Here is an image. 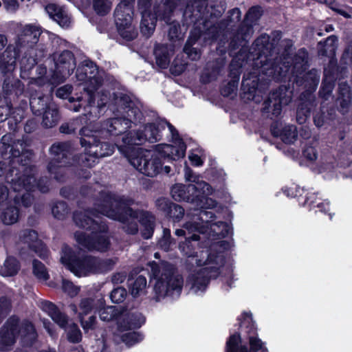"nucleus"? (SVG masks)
Segmentation results:
<instances>
[{"mask_svg":"<svg viewBox=\"0 0 352 352\" xmlns=\"http://www.w3.org/2000/svg\"><path fill=\"white\" fill-rule=\"evenodd\" d=\"M261 16V9L259 7H253L246 14L245 17V23L247 25L246 27H243L240 30V32L238 33L236 38L239 40V36L241 37L242 41L247 40L251 34L252 33V30L251 26L253 23H254Z\"/></svg>","mask_w":352,"mask_h":352,"instance_id":"nucleus-24","label":"nucleus"},{"mask_svg":"<svg viewBox=\"0 0 352 352\" xmlns=\"http://www.w3.org/2000/svg\"><path fill=\"white\" fill-rule=\"evenodd\" d=\"M89 213V211H76L74 214V221L78 227L91 230V236L83 232H76L75 239L79 245L89 250L106 251L110 246L109 239L104 233L106 226L99 225L88 216Z\"/></svg>","mask_w":352,"mask_h":352,"instance_id":"nucleus-4","label":"nucleus"},{"mask_svg":"<svg viewBox=\"0 0 352 352\" xmlns=\"http://www.w3.org/2000/svg\"><path fill=\"white\" fill-rule=\"evenodd\" d=\"M33 273L41 280H47L49 278L48 272L45 265L38 261H33Z\"/></svg>","mask_w":352,"mask_h":352,"instance_id":"nucleus-44","label":"nucleus"},{"mask_svg":"<svg viewBox=\"0 0 352 352\" xmlns=\"http://www.w3.org/2000/svg\"><path fill=\"white\" fill-rule=\"evenodd\" d=\"M118 148L140 173L154 177L161 171L162 164L156 153L133 147L124 148L122 146H118Z\"/></svg>","mask_w":352,"mask_h":352,"instance_id":"nucleus-6","label":"nucleus"},{"mask_svg":"<svg viewBox=\"0 0 352 352\" xmlns=\"http://www.w3.org/2000/svg\"><path fill=\"white\" fill-rule=\"evenodd\" d=\"M334 87V77L329 74V72L324 70V79L322 82V86L320 91V94L322 98L327 100L331 96Z\"/></svg>","mask_w":352,"mask_h":352,"instance_id":"nucleus-37","label":"nucleus"},{"mask_svg":"<svg viewBox=\"0 0 352 352\" xmlns=\"http://www.w3.org/2000/svg\"><path fill=\"white\" fill-rule=\"evenodd\" d=\"M1 218L3 223L7 225L13 224L18 220L19 211L15 207L6 206L2 212Z\"/></svg>","mask_w":352,"mask_h":352,"instance_id":"nucleus-40","label":"nucleus"},{"mask_svg":"<svg viewBox=\"0 0 352 352\" xmlns=\"http://www.w3.org/2000/svg\"><path fill=\"white\" fill-rule=\"evenodd\" d=\"M133 199L109 192H100L94 203V210L122 223L123 230L128 234H135L138 231V221L143 226L142 235L149 239L153 233L154 217L148 212L133 210L131 206Z\"/></svg>","mask_w":352,"mask_h":352,"instance_id":"nucleus-2","label":"nucleus"},{"mask_svg":"<svg viewBox=\"0 0 352 352\" xmlns=\"http://www.w3.org/2000/svg\"><path fill=\"white\" fill-rule=\"evenodd\" d=\"M76 68L73 54L68 50L63 51L56 58L55 70L52 74V83H61L69 77Z\"/></svg>","mask_w":352,"mask_h":352,"instance_id":"nucleus-16","label":"nucleus"},{"mask_svg":"<svg viewBox=\"0 0 352 352\" xmlns=\"http://www.w3.org/2000/svg\"><path fill=\"white\" fill-rule=\"evenodd\" d=\"M61 263L74 275L78 277L96 274L97 257L85 256L77 257L72 250L64 245L60 256Z\"/></svg>","mask_w":352,"mask_h":352,"instance_id":"nucleus-9","label":"nucleus"},{"mask_svg":"<svg viewBox=\"0 0 352 352\" xmlns=\"http://www.w3.org/2000/svg\"><path fill=\"white\" fill-rule=\"evenodd\" d=\"M292 90L286 87H280L272 92L264 103V109L272 112V115L278 116L280 114L282 108L287 105L292 98Z\"/></svg>","mask_w":352,"mask_h":352,"instance_id":"nucleus-17","label":"nucleus"},{"mask_svg":"<svg viewBox=\"0 0 352 352\" xmlns=\"http://www.w3.org/2000/svg\"><path fill=\"white\" fill-rule=\"evenodd\" d=\"M336 43L337 38L335 36L328 37L324 43H319V54L333 57L337 48Z\"/></svg>","mask_w":352,"mask_h":352,"instance_id":"nucleus-34","label":"nucleus"},{"mask_svg":"<svg viewBox=\"0 0 352 352\" xmlns=\"http://www.w3.org/2000/svg\"><path fill=\"white\" fill-rule=\"evenodd\" d=\"M208 195L203 194L201 190H198L196 194L195 201L193 204H195L197 208L195 210L197 211L199 208H210L216 206V202L212 199L206 197Z\"/></svg>","mask_w":352,"mask_h":352,"instance_id":"nucleus-39","label":"nucleus"},{"mask_svg":"<svg viewBox=\"0 0 352 352\" xmlns=\"http://www.w3.org/2000/svg\"><path fill=\"white\" fill-rule=\"evenodd\" d=\"M126 296V291L123 287H117L114 289L111 294L110 298L112 302L116 303H120L122 302Z\"/></svg>","mask_w":352,"mask_h":352,"instance_id":"nucleus-52","label":"nucleus"},{"mask_svg":"<svg viewBox=\"0 0 352 352\" xmlns=\"http://www.w3.org/2000/svg\"><path fill=\"white\" fill-rule=\"evenodd\" d=\"M156 18H151L149 19V24H146V22H148L147 18H143L142 19L141 23H140V30L142 33L146 36V37H149L152 35L153 33L155 25H156Z\"/></svg>","mask_w":352,"mask_h":352,"instance_id":"nucleus-46","label":"nucleus"},{"mask_svg":"<svg viewBox=\"0 0 352 352\" xmlns=\"http://www.w3.org/2000/svg\"><path fill=\"white\" fill-rule=\"evenodd\" d=\"M30 104L33 113L36 115H41L48 109L49 105H54L47 96H31Z\"/></svg>","mask_w":352,"mask_h":352,"instance_id":"nucleus-30","label":"nucleus"},{"mask_svg":"<svg viewBox=\"0 0 352 352\" xmlns=\"http://www.w3.org/2000/svg\"><path fill=\"white\" fill-rule=\"evenodd\" d=\"M173 205H174V204H172L166 198H160L156 201V206L157 208L164 212L167 215L169 214Z\"/></svg>","mask_w":352,"mask_h":352,"instance_id":"nucleus-53","label":"nucleus"},{"mask_svg":"<svg viewBox=\"0 0 352 352\" xmlns=\"http://www.w3.org/2000/svg\"><path fill=\"white\" fill-rule=\"evenodd\" d=\"M20 53L19 49L14 45H9L6 50L0 54V72L6 76L12 74L16 68V58Z\"/></svg>","mask_w":352,"mask_h":352,"instance_id":"nucleus-21","label":"nucleus"},{"mask_svg":"<svg viewBox=\"0 0 352 352\" xmlns=\"http://www.w3.org/2000/svg\"><path fill=\"white\" fill-rule=\"evenodd\" d=\"M129 287L131 294L133 297H138L145 293L146 279L143 276H138L135 279L129 280Z\"/></svg>","mask_w":352,"mask_h":352,"instance_id":"nucleus-33","label":"nucleus"},{"mask_svg":"<svg viewBox=\"0 0 352 352\" xmlns=\"http://www.w3.org/2000/svg\"><path fill=\"white\" fill-rule=\"evenodd\" d=\"M41 308L54 322L60 327L65 329L67 339L69 342L76 343L81 340L82 335L78 326L74 322L67 325L68 318L67 316L60 312L55 305L50 302L45 301L42 302Z\"/></svg>","mask_w":352,"mask_h":352,"instance_id":"nucleus-13","label":"nucleus"},{"mask_svg":"<svg viewBox=\"0 0 352 352\" xmlns=\"http://www.w3.org/2000/svg\"><path fill=\"white\" fill-rule=\"evenodd\" d=\"M3 82V91L6 94H14L19 95L23 91V85L19 80L14 78L12 74H7Z\"/></svg>","mask_w":352,"mask_h":352,"instance_id":"nucleus-28","label":"nucleus"},{"mask_svg":"<svg viewBox=\"0 0 352 352\" xmlns=\"http://www.w3.org/2000/svg\"><path fill=\"white\" fill-rule=\"evenodd\" d=\"M184 170L186 181L194 183L188 186V192L201 190L203 194L210 195L212 193V189L211 186L206 182L200 180L199 177L195 175L188 167L186 166Z\"/></svg>","mask_w":352,"mask_h":352,"instance_id":"nucleus-23","label":"nucleus"},{"mask_svg":"<svg viewBox=\"0 0 352 352\" xmlns=\"http://www.w3.org/2000/svg\"><path fill=\"white\" fill-rule=\"evenodd\" d=\"M134 0H121L115 10V21L120 35L127 41L134 39L138 32L133 24L132 3Z\"/></svg>","mask_w":352,"mask_h":352,"instance_id":"nucleus-11","label":"nucleus"},{"mask_svg":"<svg viewBox=\"0 0 352 352\" xmlns=\"http://www.w3.org/2000/svg\"><path fill=\"white\" fill-rule=\"evenodd\" d=\"M199 35H190L184 48V52L192 60H197L200 57V52L196 48L192 47V45L197 41Z\"/></svg>","mask_w":352,"mask_h":352,"instance_id":"nucleus-41","label":"nucleus"},{"mask_svg":"<svg viewBox=\"0 0 352 352\" xmlns=\"http://www.w3.org/2000/svg\"><path fill=\"white\" fill-rule=\"evenodd\" d=\"M241 338L239 335L234 334L230 336L227 342V352H241L242 349H245L246 351L248 352L247 347L239 346ZM250 345L252 352H267L266 347L261 340L257 338L250 337Z\"/></svg>","mask_w":352,"mask_h":352,"instance_id":"nucleus-22","label":"nucleus"},{"mask_svg":"<svg viewBox=\"0 0 352 352\" xmlns=\"http://www.w3.org/2000/svg\"><path fill=\"white\" fill-rule=\"evenodd\" d=\"M54 217L58 219H63L68 213L67 204L63 201L56 203L52 208Z\"/></svg>","mask_w":352,"mask_h":352,"instance_id":"nucleus-48","label":"nucleus"},{"mask_svg":"<svg viewBox=\"0 0 352 352\" xmlns=\"http://www.w3.org/2000/svg\"><path fill=\"white\" fill-rule=\"evenodd\" d=\"M10 307V300L6 297L0 298V315L6 312Z\"/></svg>","mask_w":352,"mask_h":352,"instance_id":"nucleus-64","label":"nucleus"},{"mask_svg":"<svg viewBox=\"0 0 352 352\" xmlns=\"http://www.w3.org/2000/svg\"><path fill=\"white\" fill-rule=\"evenodd\" d=\"M151 274L153 283V298L159 302L168 296H179L183 285L182 276L175 272L173 265L162 263L152 264Z\"/></svg>","mask_w":352,"mask_h":352,"instance_id":"nucleus-5","label":"nucleus"},{"mask_svg":"<svg viewBox=\"0 0 352 352\" xmlns=\"http://www.w3.org/2000/svg\"><path fill=\"white\" fill-rule=\"evenodd\" d=\"M100 318L106 322L116 320L119 331L140 327L145 322L144 316L139 312H129L122 307L108 306L100 310Z\"/></svg>","mask_w":352,"mask_h":352,"instance_id":"nucleus-8","label":"nucleus"},{"mask_svg":"<svg viewBox=\"0 0 352 352\" xmlns=\"http://www.w3.org/2000/svg\"><path fill=\"white\" fill-rule=\"evenodd\" d=\"M320 79V75L316 69H312L305 74V80L308 81L310 85L316 86Z\"/></svg>","mask_w":352,"mask_h":352,"instance_id":"nucleus-56","label":"nucleus"},{"mask_svg":"<svg viewBox=\"0 0 352 352\" xmlns=\"http://www.w3.org/2000/svg\"><path fill=\"white\" fill-rule=\"evenodd\" d=\"M312 107L313 104L311 101L302 102L299 105L296 113V120L299 124H302L306 122L307 118L310 116Z\"/></svg>","mask_w":352,"mask_h":352,"instance_id":"nucleus-42","label":"nucleus"},{"mask_svg":"<svg viewBox=\"0 0 352 352\" xmlns=\"http://www.w3.org/2000/svg\"><path fill=\"white\" fill-rule=\"evenodd\" d=\"M272 133L274 136L280 137L281 140L287 144L293 142L297 137L296 128L294 125H287L282 129H279L277 126H273Z\"/></svg>","mask_w":352,"mask_h":352,"instance_id":"nucleus-29","label":"nucleus"},{"mask_svg":"<svg viewBox=\"0 0 352 352\" xmlns=\"http://www.w3.org/2000/svg\"><path fill=\"white\" fill-rule=\"evenodd\" d=\"M184 214V209L177 204L172 206V208L168 215L174 219L175 221H180Z\"/></svg>","mask_w":352,"mask_h":352,"instance_id":"nucleus-54","label":"nucleus"},{"mask_svg":"<svg viewBox=\"0 0 352 352\" xmlns=\"http://www.w3.org/2000/svg\"><path fill=\"white\" fill-rule=\"evenodd\" d=\"M19 270L18 261L13 257H8L0 270V274L3 276H12L15 275Z\"/></svg>","mask_w":352,"mask_h":352,"instance_id":"nucleus-36","label":"nucleus"},{"mask_svg":"<svg viewBox=\"0 0 352 352\" xmlns=\"http://www.w3.org/2000/svg\"><path fill=\"white\" fill-rule=\"evenodd\" d=\"M80 133L82 135L81 145L86 147V153L82 156L84 166L91 167L97 159L111 155L113 153V146L107 142H100L96 139L99 132H93L88 126H85L81 129Z\"/></svg>","mask_w":352,"mask_h":352,"instance_id":"nucleus-7","label":"nucleus"},{"mask_svg":"<svg viewBox=\"0 0 352 352\" xmlns=\"http://www.w3.org/2000/svg\"><path fill=\"white\" fill-rule=\"evenodd\" d=\"M173 53V47L166 45H157L154 54L156 63L161 68H166L170 63V56Z\"/></svg>","mask_w":352,"mask_h":352,"instance_id":"nucleus-26","label":"nucleus"},{"mask_svg":"<svg viewBox=\"0 0 352 352\" xmlns=\"http://www.w3.org/2000/svg\"><path fill=\"white\" fill-rule=\"evenodd\" d=\"M20 333L27 342H32L36 339V334L32 323L25 322L19 330V320L16 317L10 318L4 325L0 332V339L2 350H6L8 346L15 342L16 335Z\"/></svg>","mask_w":352,"mask_h":352,"instance_id":"nucleus-10","label":"nucleus"},{"mask_svg":"<svg viewBox=\"0 0 352 352\" xmlns=\"http://www.w3.org/2000/svg\"><path fill=\"white\" fill-rule=\"evenodd\" d=\"M45 10L49 16L56 21L60 26L67 28L70 23V18L67 16L63 9L56 4H48L45 7Z\"/></svg>","mask_w":352,"mask_h":352,"instance_id":"nucleus-25","label":"nucleus"},{"mask_svg":"<svg viewBox=\"0 0 352 352\" xmlns=\"http://www.w3.org/2000/svg\"><path fill=\"white\" fill-rule=\"evenodd\" d=\"M303 155L306 159L311 162H314L317 159L318 153L316 149L313 146H307L303 152Z\"/></svg>","mask_w":352,"mask_h":352,"instance_id":"nucleus-58","label":"nucleus"},{"mask_svg":"<svg viewBox=\"0 0 352 352\" xmlns=\"http://www.w3.org/2000/svg\"><path fill=\"white\" fill-rule=\"evenodd\" d=\"M211 214L210 212H208L205 210H200L198 213L195 214L188 213L187 217L190 219V221H188L184 227L189 233L194 231L204 233L206 232V228L210 226V230L215 235L224 236V233L223 232H219L217 228H219L220 227L226 228L227 227L226 224L222 221H219L217 223H210L208 220V217L210 215L211 217Z\"/></svg>","mask_w":352,"mask_h":352,"instance_id":"nucleus-14","label":"nucleus"},{"mask_svg":"<svg viewBox=\"0 0 352 352\" xmlns=\"http://www.w3.org/2000/svg\"><path fill=\"white\" fill-rule=\"evenodd\" d=\"M36 63V59L32 56L28 58L26 56L23 57L20 60L21 77L24 79L28 78L29 72L34 67Z\"/></svg>","mask_w":352,"mask_h":352,"instance_id":"nucleus-43","label":"nucleus"},{"mask_svg":"<svg viewBox=\"0 0 352 352\" xmlns=\"http://www.w3.org/2000/svg\"><path fill=\"white\" fill-rule=\"evenodd\" d=\"M197 192H189L188 186L177 184L173 186L171 189V195L175 201H186L192 204L195 201V197Z\"/></svg>","mask_w":352,"mask_h":352,"instance_id":"nucleus-27","label":"nucleus"},{"mask_svg":"<svg viewBox=\"0 0 352 352\" xmlns=\"http://www.w3.org/2000/svg\"><path fill=\"white\" fill-rule=\"evenodd\" d=\"M41 114H43L42 125L45 128L54 127L59 120L58 112L55 104L49 105L48 109Z\"/></svg>","mask_w":352,"mask_h":352,"instance_id":"nucleus-31","label":"nucleus"},{"mask_svg":"<svg viewBox=\"0 0 352 352\" xmlns=\"http://www.w3.org/2000/svg\"><path fill=\"white\" fill-rule=\"evenodd\" d=\"M62 289L64 292L67 293L71 297L76 296L80 291V288L78 286L74 285L72 282L65 279L63 280Z\"/></svg>","mask_w":352,"mask_h":352,"instance_id":"nucleus-51","label":"nucleus"},{"mask_svg":"<svg viewBox=\"0 0 352 352\" xmlns=\"http://www.w3.org/2000/svg\"><path fill=\"white\" fill-rule=\"evenodd\" d=\"M81 326L85 331L93 329L95 327L96 318L91 316L87 320H84V317L79 318Z\"/></svg>","mask_w":352,"mask_h":352,"instance_id":"nucleus-55","label":"nucleus"},{"mask_svg":"<svg viewBox=\"0 0 352 352\" xmlns=\"http://www.w3.org/2000/svg\"><path fill=\"white\" fill-rule=\"evenodd\" d=\"M19 245H24L34 252L41 258H45L47 256V250L42 242L38 240V234L34 230H25L19 234Z\"/></svg>","mask_w":352,"mask_h":352,"instance_id":"nucleus-19","label":"nucleus"},{"mask_svg":"<svg viewBox=\"0 0 352 352\" xmlns=\"http://www.w3.org/2000/svg\"><path fill=\"white\" fill-rule=\"evenodd\" d=\"M175 242L171 238L170 231L168 229H164L163 232V236L159 241V245L162 249L165 251H168L172 244Z\"/></svg>","mask_w":352,"mask_h":352,"instance_id":"nucleus-50","label":"nucleus"},{"mask_svg":"<svg viewBox=\"0 0 352 352\" xmlns=\"http://www.w3.org/2000/svg\"><path fill=\"white\" fill-rule=\"evenodd\" d=\"M41 33V29L38 26L26 25L21 29L14 45L20 52L21 48L32 47L38 42Z\"/></svg>","mask_w":352,"mask_h":352,"instance_id":"nucleus-20","label":"nucleus"},{"mask_svg":"<svg viewBox=\"0 0 352 352\" xmlns=\"http://www.w3.org/2000/svg\"><path fill=\"white\" fill-rule=\"evenodd\" d=\"M179 25L178 23H173L170 24L168 36L170 41H174L175 39H179L180 33L179 32Z\"/></svg>","mask_w":352,"mask_h":352,"instance_id":"nucleus-57","label":"nucleus"},{"mask_svg":"<svg viewBox=\"0 0 352 352\" xmlns=\"http://www.w3.org/2000/svg\"><path fill=\"white\" fill-rule=\"evenodd\" d=\"M130 329H129V330ZM127 331L128 329L124 331H119L118 329L117 331L115 333V336L120 338L121 341L128 346H131L137 343H139L143 340L144 336L140 333L135 331L124 333V331Z\"/></svg>","mask_w":352,"mask_h":352,"instance_id":"nucleus-32","label":"nucleus"},{"mask_svg":"<svg viewBox=\"0 0 352 352\" xmlns=\"http://www.w3.org/2000/svg\"><path fill=\"white\" fill-rule=\"evenodd\" d=\"M116 263V260L113 258L100 259L97 258L96 274L104 273L111 270Z\"/></svg>","mask_w":352,"mask_h":352,"instance_id":"nucleus-45","label":"nucleus"},{"mask_svg":"<svg viewBox=\"0 0 352 352\" xmlns=\"http://www.w3.org/2000/svg\"><path fill=\"white\" fill-rule=\"evenodd\" d=\"M72 91V86L69 85H64L56 90V95L60 98H67Z\"/></svg>","mask_w":352,"mask_h":352,"instance_id":"nucleus-59","label":"nucleus"},{"mask_svg":"<svg viewBox=\"0 0 352 352\" xmlns=\"http://www.w3.org/2000/svg\"><path fill=\"white\" fill-rule=\"evenodd\" d=\"M76 78L85 82L82 87L85 92L77 100L80 101L85 98L88 102V105L85 107L86 113L81 119H85L86 122L87 120L98 118L107 104L109 111L114 114L113 118L103 124L101 133L105 131L115 135L121 134L131 127V123L141 120L142 114L140 108L128 96L121 93H113V96L105 91L98 93L97 107L92 105L94 103V91L99 88L102 82V76L93 62L86 60L82 67H78Z\"/></svg>","mask_w":352,"mask_h":352,"instance_id":"nucleus-1","label":"nucleus"},{"mask_svg":"<svg viewBox=\"0 0 352 352\" xmlns=\"http://www.w3.org/2000/svg\"><path fill=\"white\" fill-rule=\"evenodd\" d=\"M5 7L8 11H14L19 7L18 0H3Z\"/></svg>","mask_w":352,"mask_h":352,"instance_id":"nucleus-63","label":"nucleus"},{"mask_svg":"<svg viewBox=\"0 0 352 352\" xmlns=\"http://www.w3.org/2000/svg\"><path fill=\"white\" fill-rule=\"evenodd\" d=\"M314 121L316 126L321 127L326 121V116L324 112L316 113L314 117Z\"/></svg>","mask_w":352,"mask_h":352,"instance_id":"nucleus-62","label":"nucleus"},{"mask_svg":"<svg viewBox=\"0 0 352 352\" xmlns=\"http://www.w3.org/2000/svg\"><path fill=\"white\" fill-rule=\"evenodd\" d=\"M168 129L172 135L174 145L159 144L157 145L158 153L164 157L173 160L184 157L186 152V145L179 138L178 133L173 125L168 124Z\"/></svg>","mask_w":352,"mask_h":352,"instance_id":"nucleus-18","label":"nucleus"},{"mask_svg":"<svg viewBox=\"0 0 352 352\" xmlns=\"http://www.w3.org/2000/svg\"><path fill=\"white\" fill-rule=\"evenodd\" d=\"M179 248L186 256V264L191 270L195 266L201 267L208 265L199 270H193L189 275L187 284L190 285V289L195 294L203 292L206 289L209 279L217 277L218 270L224 263V256L220 253L214 256L208 253V250L194 251L190 244V239H186L185 242L180 243Z\"/></svg>","mask_w":352,"mask_h":352,"instance_id":"nucleus-3","label":"nucleus"},{"mask_svg":"<svg viewBox=\"0 0 352 352\" xmlns=\"http://www.w3.org/2000/svg\"><path fill=\"white\" fill-rule=\"evenodd\" d=\"M168 124H170L165 121L160 122L157 125L149 124L145 126L143 132L137 131L133 135L132 133L125 134L122 139L123 142L122 146L124 148H127L131 147L132 145L142 144L146 140L150 142H155L160 140V131L164 129L166 126L168 127ZM117 146L120 145L117 144Z\"/></svg>","mask_w":352,"mask_h":352,"instance_id":"nucleus-12","label":"nucleus"},{"mask_svg":"<svg viewBox=\"0 0 352 352\" xmlns=\"http://www.w3.org/2000/svg\"><path fill=\"white\" fill-rule=\"evenodd\" d=\"M338 102L340 106L341 111L342 112L346 111L351 102V95L347 85L343 84L340 85Z\"/></svg>","mask_w":352,"mask_h":352,"instance_id":"nucleus-35","label":"nucleus"},{"mask_svg":"<svg viewBox=\"0 0 352 352\" xmlns=\"http://www.w3.org/2000/svg\"><path fill=\"white\" fill-rule=\"evenodd\" d=\"M94 308V300L89 298H82L79 304L78 317H84V316L89 314Z\"/></svg>","mask_w":352,"mask_h":352,"instance_id":"nucleus-49","label":"nucleus"},{"mask_svg":"<svg viewBox=\"0 0 352 352\" xmlns=\"http://www.w3.org/2000/svg\"><path fill=\"white\" fill-rule=\"evenodd\" d=\"M236 82L233 81L232 82H229L228 84V87L222 89L221 93L223 96H228L236 91Z\"/></svg>","mask_w":352,"mask_h":352,"instance_id":"nucleus-61","label":"nucleus"},{"mask_svg":"<svg viewBox=\"0 0 352 352\" xmlns=\"http://www.w3.org/2000/svg\"><path fill=\"white\" fill-rule=\"evenodd\" d=\"M38 77L36 78H32L29 82L30 89H33L34 86L41 87L47 83L55 85L56 83H52L51 82L52 77L49 78L48 77L44 76L46 74L45 67L39 66L37 68Z\"/></svg>","mask_w":352,"mask_h":352,"instance_id":"nucleus-38","label":"nucleus"},{"mask_svg":"<svg viewBox=\"0 0 352 352\" xmlns=\"http://www.w3.org/2000/svg\"><path fill=\"white\" fill-rule=\"evenodd\" d=\"M11 111V107L9 104H5L0 106V122L6 120Z\"/></svg>","mask_w":352,"mask_h":352,"instance_id":"nucleus-60","label":"nucleus"},{"mask_svg":"<svg viewBox=\"0 0 352 352\" xmlns=\"http://www.w3.org/2000/svg\"><path fill=\"white\" fill-rule=\"evenodd\" d=\"M52 160L48 165V170L54 174L56 179L60 180L57 174L63 172V167L69 164L68 157L70 155V146L66 142L54 144L50 148Z\"/></svg>","mask_w":352,"mask_h":352,"instance_id":"nucleus-15","label":"nucleus"},{"mask_svg":"<svg viewBox=\"0 0 352 352\" xmlns=\"http://www.w3.org/2000/svg\"><path fill=\"white\" fill-rule=\"evenodd\" d=\"M111 7V3L109 0H93V8L98 14H106Z\"/></svg>","mask_w":352,"mask_h":352,"instance_id":"nucleus-47","label":"nucleus"}]
</instances>
